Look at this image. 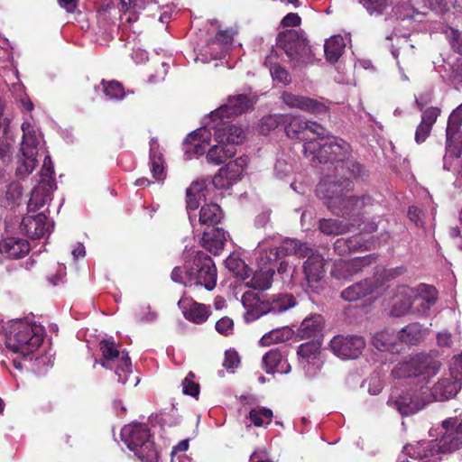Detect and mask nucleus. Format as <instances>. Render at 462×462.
I'll use <instances>...</instances> for the list:
<instances>
[{
    "label": "nucleus",
    "instance_id": "obj_51",
    "mask_svg": "<svg viewBox=\"0 0 462 462\" xmlns=\"http://www.w3.org/2000/svg\"><path fill=\"white\" fill-rule=\"evenodd\" d=\"M195 377H184L181 381V392L184 395L199 399L200 393V385L194 380Z\"/></svg>",
    "mask_w": 462,
    "mask_h": 462
},
{
    "label": "nucleus",
    "instance_id": "obj_39",
    "mask_svg": "<svg viewBox=\"0 0 462 462\" xmlns=\"http://www.w3.org/2000/svg\"><path fill=\"white\" fill-rule=\"evenodd\" d=\"M275 272L273 268H262L256 271L249 282V286L255 290H268L273 282Z\"/></svg>",
    "mask_w": 462,
    "mask_h": 462
},
{
    "label": "nucleus",
    "instance_id": "obj_61",
    "mask_svg": "<svg viewBox=\"0 0 462 462\" xmlns=\"http://www.w3.org/2000/svg\"><path fill=\"white\" fill-rule=\"evenodd\" d=\"M215 328L219 334L227 336L233 330L234 322L230 318L224 317L217 321Z\"/></svg>",
    "mask_w": 462,
    "mask_h": 462
},
{
    "label": "nucleus",
    "instance_id": "obj_26",
    "mask_svg": "<svg viewBox=\"0 0 462 462\" xmlns=\"http://www.w3.org/2000/svg\"><path fill=\"white\" fill-rule=\"evenodd\" d=\"M29 252L30 245L25 239L11 236L0 242V254L8 258H23Z\"/></svg>",
    "mask_w": 462,
    "mask_h": 462
},
{
    "label": "nucleus",
    "instance_id": "obj_60",
    "mask_svg": "<svg viewBox=\"0 0 462 462\" xmlns=\"http://www.w3.org/2000/svg\"><path fill=\"white\" fill-rule=\"evenodd\" d=\"M461 126V122L457 120L455 116H450L448 121V126L446 130L447 135V147H449L454 135L457 133Z\"/></svg>",
    "mask_w": 462,
    "mask_h": 462
},
{
    "label": "nucleus",
    "instance_id": "obj_59",
    "mask_svg": "<svg viewBox=\"0 0 462 462\" xmlns=\"http://www.w3.org/2000/svg\"><path fill=\"white\" fill-rule=\"evenodd\" d=\"M347 171L351 177L355 179H363L367 176L365 167L356 161H348L346 162Z\"/></svg>",
    "mask_w": 462,
    "mask_h": 462
},
{
    "label": "nucleus",
    "instance_id": "obj_22",
    "mask_svg": "<svg viewBox=\"0 0 462 462\" xmlns=\"http://www.w3.org/2000/svg\"><path fill=\"white\" fill-rule=\"evenodd\" d=\"M376 259V254H372L347 261H341L336 265L335 273H338L344 278L353 277L361 273L364 268L374 263Z\"/></svg>",
    "mask_w": 462,
    "mask_h": 462
},
{
    "label": "nucleus",
    "instance_id": "obj_54",
    "mask_svg": "<svg viewBox=\"0 0 462 462\" xmlns=\"http://www.w3.org/2000/svg\"><path fill=\"white\" fill-rule=\"evenodd\" d=\"M370 14H382L390 5L388 0H360Z\"/></svg>",
    "mask_w": 462,
    "mask_h": 462
},
{
    "label": "nucleus",
    "instance_id": "obj_57",
    "mask_svg": "<svg viewBox=\"0 0 462 462\" xmlns=\"http://www.w3.org/2000/svg\"><path fill=\"white\" fill-rule=\"evenodd\" d=\"M367 387L368 393L376 395L381 393L383 388L381 377H366L361 383V388Z\"/></svg>",
    "mask_w": 462,
    "mask_h": 462
},
{
    "label": "nucleus",
    "instance_id": "obj_42",
    "mask_svg": "<svg viewBox=\"0 0 462 462\" xmlns=\"http://www.w3.org/2000/svg\"><path fill=\"white\" fill-rule=\"evenodd\" d=\"M226 267L241 280L250 276L251 270L247 264L237 255L230 254L225 261Z\"/></svg>",
    "mask_w": 462,
    "mask_h": 462
},
{
    "label": "nucleus",
    "instance_id": "obj_1",
    "mask_svg": "<svg viewBox=\"0 0 462 462\" xmlns=\"http://www.w3.org/2000/svg\"><path fill=\"white\" fill-rule=\"evenodd\" d=\"M352 181L348 178L326 177L319 183L316 191L334 215L350 220L355 226H360L365 215L371 213L375 201L367 194L345 195L343 191L350 189Z\"/></svg>",
    "mask_w": 462,
    "mask_h": 462
},
{
    "label": "nucleus",
    "instance_id": "obj_34",
    "mask_svg": "<svg viewBox=\"0 0 462 462\" xmlns=\"http://www.w3.org/2000/svg\"><path fill=\"white\" fill-rule=\"evenodd\" d=\"M354 223H345L339 219L322 218L319 220V228L326 236H338L351 231Z\"/></svg>",
    "mask_w": 462,
    "mask_h": 462
},
{
    "label": "nucleus",
    "instance_id": "obj_53",
    "mask_svg": "<svg viewBox=\"0 0 462 462\" xmlns=\"http://www.w3.org/2000/svg\"><path fill=\"white\" fill-rule=\"evenodd\" d=\"M412 306L411 297L404 296L403 298L396 297L392 309V314L395 317H401L407 314Z\"/></svg>",
    "mask_w": 462,
    "mask_h": 462
},
{
    "label": "nucleus",
    "instance_id": "obj_25",
    "mask_svg": "<svg viewBox=\"0 0 462 462\" xmlns=\"http://www.w3.org/2000/svg\"><path fill=\"white\" fill-rule=\"evenodd\" d=\"M226 238V231L222 227L204 228L200 238V245L213 254H218L223 250Z\"/></svg>",
    "mask_w": 462,
    "mask_h": 462
},
{
    "label": "nucleus",
    "instance_id": "obj_64",
    "mask_svg": "<svg viewBox=\"0 0 462 462\" xmlns=\"http://www.w3.org/2000/svg\"><path fill=\"white\" fill-rule=\"evenodd\" d=\"M432 10L437 12H447L451 5H454L455 0H428Z\"/></svg>",
    "mask_w": 462,
    "mask_h": 462
},
{
    "label": "nucleus",
    "instance_id": "obj_19",
    "mask_svg": "<svg viewBox=\"0 0 462 462\" xmlns=\"http://www.w3.org/2000/svg\"><path fill=\"white\" fill-rule=\"evenodd\" d=\"M220 121L215 126L214 139L218 143L226 145H238L245 138L244 130L229 121H224V118H218Z\"/></svg>",
    "mask_w": 462,
    "mask_h": 462
},
{
    "label": "nucleus",
    "instance_id": "obj_62",
    "mask_svg": "<svg viewBox=\"0 0 462 462\" xmlns=\"http://www.w3.org/2000/svg\"><path fill=\"white\" fill-rule=\"evenodd\" d=\"M440 110L437 107H429L423 111L421 116V123L428 125L432 127L435 124L438 116H439Z\"/></svg>",
    "mask_w": 462,
    "mask_h": 462
},
{
    "label": "nucleus",
    "instance_id": "obj_20",
    "mask_svg": "<svg viewBox=\"0 0 462 462\" xmlns=\"http://www.w3.org/2000/svg\"><path fill=\"white\" fill-rule=\"evenodd\" d=\"M178 306L188 321L198 325L205 323L212 313L209 305L197 302L191 298L180 299Z\"/></svg>",
    "mask_w": 462,
    "mask_h": 462
},
{
    "label": "nucleus",
    "instance_id": "obj_7",
    "mask_svg": "<svg viewBox=\"0 0 462 462\" xmlns=\"http://www.w3.org/2000/svg\"><path fill=\"white\" fill-rule=\"evenodd\" d=\"M323 141V136L317 141L307 142L303 144L305 155H312V160L320 163L344 162L351 153V146L340 138L333 137Z\"/></svg>",
    "mask_w": 462,
    "mask_h": 462
},
{
    "label": "nucleus",
    "instance_id": "obj_35",
    "mask_svg": "<svg viewBox=\"0 0 462 462\" xmlns=\"http://www.w3.org/2000/svg\"><path fill=\"white\" fill-rule=\"evenodd\" d=\"M236 153V149L235 146L226 145L223 143H218L212 146L208 153L207 159L209 162L214 163L216 165H220L224 163L227 159L232 158Z\"/></svg>",
    "mask_w": 462,
    "mask_h": 462
},
{
    "label": "nucleus",
    "instance_id": "obj_56",
    "mask_svg": "<svg viewBox=\"0 0 462 462\" xmlns=\"http://www.w3.org/2000/svg\"><path fill=\"white\" fill-rule=\"evenodd\" d=\"M54 168L50 155H46L43 161V165L41 169V180L40 182H48L54 186Z\"/></svg>",
    "mask_w": 462,
    "mask_h": 462
},
{
    "label": "nucleus",
    "instance_id": "obj_6",
    "mask_svg": "<svg viewBox=\"0 0 462 462\" xmlns=\"http://www.w3.org/2000/svg\"><path fill=\"white\" fill-rule=\"evenodd\" d=\"M188 287H204L212 291L217 285V271L212 258L202 251H198L192 259L185 262Z\"/></svg>",
    "mask_w": 462,
    "mask_h": 462
},
{
    "label": "nucleus",
    "instance_id": "obj_3",
    "mask_svg": "<svg viewBox=\"0 0 462 462\" xmlns=\"http://www.w3.org/2000/svg\"><path fill=\"white\" fill-rule=\"evenodd\" d=\"M276 45L284 51L293 69L313 63L314 54L311 46L301 31L291 29L280 32L276 37Z\"/></svg>",
    "mask_w": 462,
    "mask_h": 462
},
{
    "label": "nucleus",
    "instance_id": "obj_18",
    "mask_svg": "<svg viewBox=\"0 0 462 462\" xmlns=\"http://www.w3.org/2000/svg\"><path fill=\"white\" fill-rule=\"evenodd\" d=\"M52 226L43 213L26 215L21 221L20 231L31 239H40L46 234H50Z\"/></svg>",
    "mask_w": 462,
    "mask_h": 462
},
{
    "label": "nucleus",
    "instance_id": "obj_2",
    "mask_svg": "<svg viewBox=\"0 0 462 462\" xmlns=\"http://www.w3.org/2000/svg\"><path fill=\"white\" fill-rule=\"evenodd\" d=\"M242 304L246 310L245 319L253 322L261 316L269 313H282L296 305V299L292 294H276L262 299L256 292L248 291L242 296Z\"/></svg>",
    "mask_w": 462,
    "mask_h": 462
},
{
    "label": "nucleus",
    "instance_id": "obj_21",
    "mask_svg": "<svg viewBox=\"0 0 462 462\" xmlns=\"http://www.w3.org/2000/svg\"><path fill=\"white\" fill-rule=\"evenodd\" d=\"M252 106L250 98L245 94H238L229 97L226 104L218 107L211 115L213 121L217 118H229L233 116H239L246 112Z\"/></svg>",
    "mask_w": 462,
    "mask_h": 462
},
{
    "label": "nucleus",
    "instance_id": "obj_50",
    "mask_svg": "<svg viewBox=\"0 0 462 462\" xmlns=\"http://www.w3.org/2000/svg\"><path fill=\"white\" fill-rule=\"evenodd\" d=\"M200 134L199 130L193 131L192 133L189 134L184 141L183 145L185 149L186 153L191 152V148L189 147V145H193L192 152L195 154H202L204 152L203 146L201 145L200 142Z\"/></svg>",
    "mask_w": 462,
    "mask_h": 462
},
{
    "label": "nucleus",
    "instance_id": "obj_16",
    "mask_svg": "<svg viewBox=\"0 0 462 462\" xmlns=\"http://www.w3.org/2000/svg\"><path fill=\"white\" fill-rule=\"evenodd\" d=\"M303 272L308 286L306 291L319 293L323 289L322 280L325 275L324 258L322 254H315L309 255V258L303 263Z\"/></svg>",
    "mask_w": 462,
    "mask_h": 462
},
{
    "label": "nucleus",
    "instance_id": "obj_5",
    "mask_svg": "<svg viewBox=\"0 0 462 462\" xmlns=\"http://www.w3.org/2000/svg\"><path fill=\"white\" fill-rule=\"evenodd\" d=\"M121 439L142 462H157L158 452L144 423L133 422L121 430Z\"/></svg>",
    "mask_w": 462,
    "mask_h": 462
},
{
    "label": "nucleus",
    "instance_id": "obj_15",
    "mask_svg": "<svg viewBox=\"0 0 462 462\" xmlns=\"http://www.w3.org/2000/svg\"><path fill=\"white\" fill-rule=\"evenodd\" d=\"M365 346V341L360 336H335L329 343L331 351L342 359H356Z\"/></svg>",
    "mask_w": 462,
    "mask_h": 462
},
{
    "label": "nucleus",
    "instance_id": "obj_27",
    "mask_svg": "<svg viewBox=\"0 0 462 462\" xmlns=\"http://www.w3.org/2000/svg\"><path fill=\"white\" fill-rule=\"evenodd\" d=\"M225 214L221 207L214 202L204 204L199 209V223L205 228L219 227Z\"/></svg>",
    "mask_w": 462,
    "mask_h": 462
},
{
    "label": "nucleus",
    "instance_id": "obj_44",
    "mask_svg": "<svg viewBox=\"0 0 462 462\" xmlns=\"http://www.w3.org/2000/svg\"><path fill=\"white\" fill-rule=\"evenodd\" d=\"M417 299L421 300L423 310H429L437 302L438 291L431 285L420 284L418 289Z\"/></svg>",
    "mask_w": 462,
    "mask_h": 462
},
{
    "label": "nucleus",
    "instance_id": "obj_28",
    "mask_svg": "<svg viewBox=\"0 0 462 462\" xmlns=\"http://www.w3.org/2000/svg\"><path fill=\"white\" fill-rule=\"evenodd\" d=\"M377 285L369 279H364L341 291V298L348 302L359 300L371 294Z\"/></svg>",
    "mask_w": 462,
    "mask_h": 462
},
{
    "label": "nucleus",
    "instance_id": "obj_38",
    "mask_svg": "<svg viewBox=\"0 0 462 462\" xmlns=\"http://www.w3.org/2000/svg\"><path fill=\"white\" fill-rule=\"evenodd\" d=\"M345 49L344 39L341 36H333L326 41L324 44V52L327 60L331 62H337L342 56Z\"/></svg>",
    "mask_w": 462,
    "mask_h": 462
},
{
    "label": "nucleus",
    "instance_id": "obj_8",
    "mask_svg": "<svg viewBox=\"0 0 462 462\" xmlns=\"http://www.w3.org/2000/svg\"><path fill=\"white\" fill-rule=\"evenodd\" d=\"M101 357L96 363L116 374H132V360L126 349H123L119 343L113 338H104L99 341Z\"/></svg>",
    "mask_w": 462,
    "mask_h": 462
},
{
    "label": "nucleus",
    "instance_id": "obj_17",
    "mask_svg": "<svg viewBox=\"0 0 462 462\" xmlns=\"http://www.w3.org/2000/svg\"><path fill=\"white\" fill-rule=\"evenodd\" d=\"M320 348L321 342L319 340H311L298 346L299 362L306 373L316 374L320 371L323 365Z\"/></svg>",
    "mask_w": 462,
    "mask_h": 462
},
{
    "label": "nucleus",
    "instance_id": "obj_45",
    "mask_svg": "<svg viewBox=\"0 0 462 462\" xmlns=\"http://www.w3.org/2000/svg\"><path fill=\"white\" fill-rule=\"evenodd\" d=\"M101 85L103 86L104 94L108 98L116 100H120L124 98L125 89L120 82L116 80L106 81L105 79H102Z\"/></svg>",
    "mask_w": 462,
    "mask_h": 462
},
{
    "label": "nucleus",
    "instance_id": "obj_23",
    "mask_svg": "<svg viewBox=\"0 0 462 462\" xmlns=\"http://www.w3.org/2000/svg\"><path fill=\"white\" fill-rule=\"evenodd\" d=\"M444 447L448 450H457L462 447V420L448 418L442 422Z\"/></svg>",
    "mask_w": 462,
    "mask_h": 462
},
{
    "label": "nucleus",
    "instance_id": "obj_36",
    "mask_svg": "<svg viewBox=\"0 0 462 462\" xmlns=\"http://www.w3.org/2000/svg\"><path fill=\"white\" fill-rule=\"evenodd\" d=\"M292 337V330L287 327L273 328L268 333H265L260 339V344L263 346H268L273 344H279L288 341Z\"/></svg>",
    "mask_w": 462,
    "mask_h": 462
},
{
    "label": "nucleus",
    "instance_id": "obj_10",
    "mask_svg": "<svg viewBox=\"0 0 462 462\" xmlns=\"http://www.w3.org/2000/svg\"><path fill=\"white\" fill-rule=\"evenodd\" d=\"M437 356V351L416 354L408 361L398 364V372L406 373V375H436L441 367Z\"/></svg>",
    "mask_w": 462,
    "mask_h": 462
},
{
    "label": "nucleus",
    "instance_id": "obj_12",
    "mask_svg": "<svg viewBox=\"0 0 462 462\" xmlns=\"http://www.w3.org/2000/svg\"><path fill=\"white\" fill-rule=\"evenodd\" d=\"M281 98L289 107L300 109L304 112L314 115L319 119L329 116L330 102H324L323 98L314 99L289 92L282 93Z\"/></svg>",
    "mask_w": 462,
    "mask_h": 462
},
{
    "label": "nucleus",
    "instance_id": "obj_49",
    "mask_svg": "<svg viewBox=\"0 0 462 462\" xmlns=\"http://www.w3.org/2000/svg\"><path fill=\"white\" fill-rule=\"evenodd\" d=\"M36 157L23 156L22 160H18V165L15 170V174L18 178L23 179L33 171L37 165Z\"/></svg>",
    "mask_w": 462,
    "mask_h": 462
},
{
    "label": "nucleus",
    "instance_id": "obj_30",
    "mask_svg": "<svg viewBox=\"0 0 462 462\" xmlns=\"http://www.w3.org/2000/svg\"><path fill=\"white\" fill-rule=\"evenodd\" d=\"M426 334V329L421 324L413 322L402 328L396 335L401 343L407 346H417L424 339Z\"/></svg>",
    "mask_w": 462,
    "mask_h": 462
},
{
    "label": "nucleus",
    "instance_id": "obj_9",
    "mask_svg": "<svg viewBox=\"0 0 462 462\" xmlns=\"http://www.w3.org/2000/svg\"><path fill=\"white\" fill-rule=\"evenodd\" d=\"M388 406L395 409L402 416H411L430 404V395L420 390L419 380L406 393L394 396L391 394L387 401Z\"/></svg>",
    "mask_w": 462,
    "mask_h": 462
},
{
    "label": "nucleus",
    "instance_id": "obj_63",
    "mask_svg": "<svg viewBox=\"0 0 462 462\" xmlns=\"http://www.w3.org/2000/svg\"><path fill=\"white\" fill-rule=\"evenodd\" d=\"M448 366L450 375H462V352L451 357Z\"/></svg>",
    "mask_w": 462,
    "mask_h": 462
},
{
    "label": "nucleus",
    "instance_id": "obj_47",
    "mask_svg": "<svg viewBox=\"0 0 462 462\" xmlns=\"http://www.w3.org/2000/svg\"><path fill=\"white\" fill-rule=\"evenodd\" d=\"M273 414L269 408L252 409L249 411V419L256 427H262L264 424H269L272 420Z\"/></svg>",
    "mask_w": 462,
    "mask_h": 462
},
{
    "label": "nucleus",
    "instance_id": "obj_55",
    "mask_svg": "<svg viewBox=\"0 0 462 462\" xmlns=\"http://www.w3.org/2000/svg\"><path fill=\"white\" fill-rule=\"evenodd\" d=\"M271 75L273 80L289 85L291 82V77L289 71L279 63H274L270 68Z\"/></svg>",
    "mask_w": 462,
    "mask_h": 462
},
{
    "label": "nucleus",
    "instance_id": "obj_33",
    "mask_svg": "<svg viewBox=\"0 0 462 462\" xmlns=\"http://www.w3.org/2000/svg\"><path fill=\"white\" fill-rule=\"evenodd\" d=\"M53 187L54 186L48 182H39V184L32 190L31 197L27 204L28 211L36 212L38 209L42 208L46 204L48 198L51 196Z\"/></svg>",
    "mask_w": 462,
    "mask_h": 462
},
{
    "label": "nucleus",
    "instance_id": "obj_41",
    "mask_svg": "<svg viewBox=\"0 0 462 462\" xmlns=\"http://www.w3.org/2000/svg\"><path fill=\"white\" fill-rule=\"evenodd\" d=\"M247 162V157L241 156L234 161L229 162L224 167H222V169L225 171L228 180H230L233 184H236L242 179Z\"/></svg>",
    "mask_w": 462,
    "mask_h": 462
},
{
    "label": "nucleus",
    "instance_id": "obj_13",
    "mask_svg": "<svg viewBox=\"0 0 462 462\" xmlns=\"http://www.w3.org/2000/svg\"><path fill=\"white\" fill-rule=\"evenodd\" d=\"M454 450H448L444 447L443 436L439 441H420L414 445L403 447V452L413 459H419L422 462H439L441 454L451 453Z\"/></svg>",
    "mask_w": 462,
    "mask_h": 462
},
{
    "label": "nucleus",
    "instance_id": "obj_48",
    "mask_svg": "<svg viewBox=\"0 0 462 462\" xmlns=\"http://www.w3.org/2000/svg\"><path fill=\"white\" fill-rule=\"evenodd\" d=\"M150 165L152 178L155 180H162L165 179L166 173L163 166V158L161 153H150Z\"/></svg>",
    "mask_w": 462,
    "mask_h": 462
},
{
    "label": "nucleus",
    "instance_id": "obj_32",
    "mask_svg": "<svg viewBox=\"0 0 462 462\" xmlns=\"http://www.w3.org/2000/svg\"><path fill=\"white\" fill-rule=\"evenodd\" d=\"M324 327V319L319 314L310 315L303 319L298 328L300 338H312L321 334Z\"/></svg>",
    "mask_w": 462,
    "mask_h": 462
},
{
    "label": "nucleus",
    "instance_id": "obj_31",
    "mask_svg": "<svg viewBox=\"0 0 462 462\" xmlns=\"http://www.w3.org/2000/svg\"><path fill=\"white\" fill-rule=\"evenodd\" d=\"M23 131V142L21 152L23 156H33L38 155V144L39 139L33 126L29 122H23L22 124Z\"/></svg>",
    "mask_w": 462,
    "mask_h": 462
},
{
    "label": "nucleus",
    "instance_id": "obj_43",
    "mask_svg": "<svg viewBox=\"0 0 462 462\" xmlns=\"http://www.w3.org/2000/svg\"><path fill=\"white\" fill-rule=\"evenodd\" d=\"M290 119V116L283 114H274L263 116L261 119L260 131L263 134L275 130L280 125H285Z\"/></svg>",
    "mask_w": 462,
    "mask_h": 462
},
{
    "label": "nucleus",
    "instance_id": "obj_11",
    "mask_svg": "<svg viewBox=\"0 0 462 462\" xmlns=\"http://www.w3.org/2000/svg\"><path fill=\"white\" fill-rule=\"evenodd\" d=\"M420 390L430 395V403L433 401H446L457 395L461 388V382L457 377H441L431 387L429 385V377L419 378Z\"/></svg>",
    "mask_w": 462,
    "mask_h": 462
},
{
    "label": "nucleus",
    "instance_id": "obj_4",
    "mask_svg": "<svg viewBox=\"0 0 462 462\" xmlns=\"http://www.w3.org/2000/svg\"><path fill=\"white\" fill-rule=\"evenodd\" d=\"M43 328L36 324L17 321L11 326L6 337V347L23 357L33 354L42 344Z\"/></svg>",
    "mask_w": 462,
    "mask_h": 462
},
{
    "label": "nucleus",
    "instance_id": "obj_52",
    "mask_svg": "<svg viewBox=\"0 0 462 462\" xmlns=\"http://www.w3.org/2000/svg\"><path fill=\"white\" fill-rule=\"evenodd\" d=\"M300 246V241L297 239H285L282 241L281 245L275 249V254L277 257L284 255H295L297 248Z\"/></svg>",
    "mask_w": 462,
    "mask_h": 462
},
{
    "label": "nucleus",
    "instance_id": "obj_46",
    "mask_svg": "<svg viewBox=\"0 0 462 462\" xmlns=\"http://www.w3.org/2000/svg\"><path fill=\"white\" fill-rule=\"evenodd\" d=\"M241 365V357L236 350L234 348L226 350L222 365L227 373H236Z\"/></svg>",
    "mask_w": 462,
    "mask_h": 462
},
{
    "label": "nucleus",
    "instance_id": "obj_40",
    "mask_svg": "<svg viewBox=\"0 0 462 462\" xmlns=\"http://www.w3.org/2000/svg\"><path fill=\"white\" fill-rule=\"evenodd\" d=\"M204 189V181H193L186 189V207L188 210H196L199 207L201 198L205 197Z\"/></svg>",
    "mask_w": 462,
    "mask_h": 462
},
{
    "label": "nucleus",
    "instance_id": "obj_37",
    "mask_svg": "<svg viewBox=\"0 0 462 462\" xmlns=\"http://www.w3.org/2000/svg\"><path fill=\"white\" fill-rule=\"evenodd\" d=\"M362 238L355 236L349 238H338L334 243V251L339 256H345L363 247Z\"/></svg>",
    "mask_w": 462,
    "mask_h": 462
},
{
    "label": "nucleus",
    "instance_id": "obj_24",
    "mask_svg": "<svg viewBox=\"0 0 462 462\" xmlns=\"http://www.w3.org/2000/svg\"><path fill=\"white\" fill-rule=\"evenodd\" d=\"M263 367L267 374H288L291 372V365L279 348L269 350L263 356Z\"/></svg>",
    "mask_w": 462,
    "mask_h": 462
},
{
    "label": "nucleus",
    "instance_id": "obj_58",
    "mask_svg": "<svg viewBox=\"0 0 462 462\" xmlns=\"http://www.w3.org/2000/svg\"><path fill=\"white\" fill-rule=\"evenodd\" d=\"M212 184L217 189H227L234 185L222 168L212 178Z\"/></svg>",
    "mask_w": 462,
    "mask_h": 462
},
{
    "label": "nucleus",
    "instance_id": "obj_14",
    "mask_svg": "<svg viewBox=\"0 0 462 462\" xmlns=\"http://www.w3.org/2000/svg\"><path fill=\"white\" fill-rule=\"evenodd\" d=\"M285 133L290 139L307 142L317 141L324 136V128L318 123L304 121L300 117H291L285 125Z\"/></svg>",
    "mask_w": 462,
    "mask_h": 462
},
{
    "label": "nucleus",
    "instance_id": "obj_29",
    "mask_svg": "<svg viewBox=\"0 0 462 462\" xmlns=\"http://www.w3.org/2000/svg\"><path fill=\"white\" fill-rule=\"evenodd\" d=\"M397 335L390 329H383L375 332L371 338V344L381 352H398Z\"/></svg>",
    "mask_w": 462,
    "mask_h": 462
}]
</instances>
